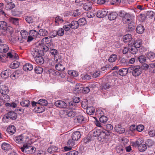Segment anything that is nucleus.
Segmentation results:
<instances>
[{
	"instance_id": "1",
	"label": "nucleus",
	"mask_w": 155,
	"mask_h": 155,
	"mask_svg": "<svg viewBox=\"0 0 155 155\" xmlns=\"http://www.w3.org/2000/svg\"><path fill=\"white\" fill-rule=\"evenodd\" d=\"M81 134L79 131H77L73 133L71 136L72 139H69L67 142V145L69 147H72L74 145L75 141L78 140L81 137Z\"/></svg>"
},
{
	"instance_id": "2",
	"label": "nucleus",
	"mask_w": 155,
	"mask_h": 155,
	"mask_svg": "<svg viewBox=\"0 0 155 155\" xmlns=\"http://www.w3.org/2000/svg\"><path fill=\"white\" fill-rule=\"evenodd\" d=\"M128 70L129 73H131L134 77L139 76L142 72V69L139 65H132L129 68Z\"/></svg>"
},
{
	"instance_id": "3",
	"label": "nucleus",
	"mask_w": 155,
	"mask_h": 155,
	"mask_svg": "<svg viewBox=\"0 0 155 155\" xmlns=\"http://www.w3.org/2000/svg\"><path fill=\"white\" fill-rule=\"evenodd\" d=\"M21 150L23 152L26 154H31L35 152L36 148L34 147L28 146L26 144H24L23 147L21 148Z\"/></svg>"
},
{
	"instance_id": "4",
	"label": "nucleus",
	"mask_w": 155,
	"mask_h": 155,
	"mask_svg": "<svg viewBox=\"0 0 155 155\" xmlns=\"http://www.w3.org/2000/svg\"><path fill=\"white\" fill-rule=\"evenodd\" d=\"M17 117V114L16 113L13 111H10L5 114L4 116L3 120L6 119V122L8 121L7 120L8 119L12 120H15Z\"/></svg>"
},
{
	"instance_id": "5",
	"label": "nucleus",
	"mask_w": 155,
	"mask_h": 155,
	"mask_svg": "<svg viewBox=\"0 0 155 155\" xmlns=\"http://www.w3.org/2000/svg\"><path fill=\"white\" fill-rule=\"evenodd\" d=\"M100 133L99 137H98V139L99 141H103L106 136L110 135L111 134L110 132L107 131L105 130H101Z\"/></svg>"
},
{
	"instance_id": "6",
	"label": "nucleus",
	"mask_w": 155,
	"mask_h": 155,
	"mask_svg": "<svg viewBox=\"0 0 155 155\" xmlns=\"http://www.w3.org/2000/svg\"><path fill=\"white\" fill-rule=\"evenodd\" d=\"M31 54L34 58L39 55H44V53L43 51H39L36 48H34L31 52Z\"/></svg>"
},
{
	"instance_id": "7",
	"label": "nucleus",
	"mask_w": 155,
	"mask_h": 155,
	"mask_svg": "<svg viewBox=\"0 0 155 155\" xmlns=\"http://www.w3.org/2000/svg\"><path fill=\"white\" fill-rule=\"evenodd\" d=\"M54 105L57 107L61 108H65L67 106V104L65 102L61 100H58L55 102Z\"/></svg>"
},
{
	"instance_id": "8",
	"label": "nucleus",
	"mask_w": 155,
	"mask_h": 155,
	"mask_svg": "<svg viewBox=\"0 0 155 155\" xmlns=\"http://www.w3.org/2000/svg\"><path fill=\"white\" fill-rule=\"evenodd\" d=\"M50 53L53 55L54 56V59L55 61L58 62L59 60L58 56V52L57 50L53 49L51 47L49 48Z\"/></svg>"
},
{
	"instance_id": "9",
	"label": "nucleus",
	"mask_w": 155,
	"mask_h": 155,
	"mask_svg": "<svg viewBox=\"0 0 155 155\" xmlns=\"http://www.w3.org/2000/svg\"><path fill=\"white\" fill-rule=\"evenodd\" d=\"M108 11L107 9H102L97 11V16L99 18H103L107 15Z\"/></svg>"
},
{
	"instance_id": "10",
	"label": "nucleus",
	"mask_w": 155,
	"mask_h": 155,
	"mask_svg": "<svg viewBox=\"0 0 155 155\" xmlns=\"http://www.w3.org/2000/svg\"><path fill=\"white\" fill-rule=\"evenodd\" d=\"M114 129L115 131L119 134H122L125 132V129L122 127L119 124H117L115 125Z\"/></svg>"
},
{
	"instance_id": "11",
	"label": "nucleus",
	"mask_w": 155,
	"mask_h": 155,
	"mask_svg": "<svg viewBox=\"0 0 155 155\" xmlns=\"http://www.w3.org/2000/svg\"><path fill=\"white\" fill-rule=\"evenodd\" d=\"M132 20V16L129 13H126L123 18V21L124 23H128Z\"/></svg>"
},
{
	"instance_id": "12",
	"label": "nucleus",
	"mask_w": 155,
	"mask_h": 155,
	"mask_svg": "<svg viewBox=\"0 0 155 155\" xmlns=\"http://www.w3.org/2000/svg\"><path fill=\"white\" fill-rule=\"evenodd\" d=\"M9 91V89L5 85H2L0 86V92L2 95L7 94Z\"/></svg>"
},
{
	"instance_id": "13",
	"label": "nucleus",
	"mask_w": 155,
	"mask_h": 155,
	"mask_svg": "<svg viewBox=\"0 0 155 155\" xmlns=\"http://www.w3.org/2000/svg\"><path fill=\"white\" fill-rule=\"evenodd\" d=\"M43 55H39L34 58L36 63L38 64H42L44 62V60L42 56Z\"/></svg>"
},
{
	"instance_id": "14",
	"label": "nucleus",
	"mask_w": 155,
	"mask_h": 155,
	"mask_svg": "<svg viewBox=\"0 0 155 155\" xmlns=\"http://www.w3.org/2000/svg\"><path fill=\"white\" fill-rule=\"evenodd\" d=\"M20 20L19 18L14 17H10L9 19V21L11 23L16 26L19 25Z\"/></svg>"
},
{
	"instance_id": "15",
	"label": "nucleus",
	"mask_w": 155,
	"mask_h": 155,
	"mask_svg": "<svg viewBox=\"0 0 155 155\" xmlns=\"http://www.w3.org/2000/svg\"><path fill=\"white\" fill-rule=\"evenodd\" d=\"M12 72L11 70H6L2 71L1 73V77L4 78H6L11 74Z\"/></svg>"
},
{
	"instance_id": "16",
	"label": "nucleus",
	"mask_w": 155,
	"mask_h": 155,
	"mask_svg": "<svg viewBox=\"0 0 155 155\" xmlns=\"http://www.w3.org/2000/svg\"><path fill=\"white\" fill-rule=\"evenodd\" d=\"M26 138V137H25ZM25 138H24L22 135H20L19 136H16L14 138V139L15 141L18 143H24L25 141L24 140Z\"/></svg>"
},
{
	"instance_id": "17",
	"label": "nucleus",
	"mask_w": 155,
	"mask_h": 155,
	"mask_svg": "<svg viewBox=\"0 0 155 155\" xmlns=\"http://www.w3.org/2000/svg\"><path fill=\"white\" fill-rule=\"evenodd\" d=\"M1 147L2 149L5 151H8L11 149V146L10 144L5 142L2 144Z\"/></svg>"
},
{
	"instance_id": "18",
	"label": "nucleus",
	"mask_w": 155,
	"mask_h": 155,
	"mask_svg": "<svg viewBox=\"0 0 155 155\" xmlns=\"http://www.w3.org/2000/svg\"><path fill=\"white\" fill-rule=\"evenodd\" d=\"M129 68H123L120 69L119 71V75L122 76H126L128 73H129Z\"/></svg>"
},
{
	"instance_id": "19",
	"label": "nucleus",
	"mask_w": 155,
	"mask_h": 155,
	"mask_svg": "<svg viewBox=\"0 0 155 155\" xmlns=\"http://www.w3.org/2000/svg\"><path fill=\"white\" fill-rule=\"evenodd\" d=\"M129 45H133L134 46L136 47L137 48H139L141 47V42L140 41H136L130 42L129 43Z\"/></svg>"
},
{
	"instance_id": "20",
	"label": "nucleus",
	"mask_w": 155,
	"mask_h": 155,
	"mask_svg": "<svg viewBox=\"0 0 155 155\" xmlns=\"http://www.w3.org/2000/svg\"><path fill=\"white\" fill-rule=\"evenodd\" d=\"M118 15L117 13L115 12H111L108 15V18L110 20H113L115 19Z\"/></svg>"
},
{
	"instance_id": "21",
	"label": "nucleus",
	"mask_w": 155,
	"mask_h": 155,
	"mask_svg": "<svg viewBox=\"0 0 155 155\" xmlns=\"http://www.w3.org/2000/svg\"><path fill=\"white\" fill-rule=\"evenodd\" d=\"M92 4L90 2H88L84 4L83 8L86 11L90 10L92 8Z\"/></svg>"
},
{
	"instance_id": "22",
	"label": "nucleus",
	"mask_w": 155,
	"mask_h": 155,
	"mask_svg": "<svg viewBox=\"0 0 155 155\" xmlns=\"http://www.w3.org/2000/svg\"><path fill=\"white\" fill-rule=\"evenodd\" d=\"M129 51L133 54H135L138 51L137 48L133 45H129Z\"/></svg>"
},
{
	"instance_id": "23",
	"label": "nucleus",
	"mask_w": 155,
	"mask_h": 155,
	"mask_svg": "<svg viewBox=\"0 0 155 155\" xmlns=\"http://www.w3.org/2000/svg\"><path fill=\"white\" fill-rule=\"evenodd\" d=\"M33 69V66L32 64L29 63L25 64L23 67V69L25 71H29L32 70Z\"/></svg>"
},
{
	"instance_id": "24",
	"label": "nucleus",
	"mask_w": 155,
	"mask_h": 155,
	"mask_svg": "<svg viewBox=\"0 0 155 155\" xmlns=\"http://www.w3.org/2000/svg\"><path fill=\"white\" fill-rule=\"evenodd\" d=\"M136 30L137 33L142 34L144 32L145 28L143 26L141 25H139L137 26Z\"/></svg>"
},
{
	"instance_id": "25",
	"label": "nucleus",
	"mask_w": 155,
	"mask_h": 155,
	"mask_svg": "<svg viewBox=\"0 0 155 155\" xmlns=\"http://www.w3.org/2000/svg\"><path fill=\"white\" fill-rule=\"evenodd\" d=\"M9 48L8 46L6 44H2L0 46V52H6L8 51Z\"/></svg>"
},
{
	"instance_id": "26",
	"label": "nucleus",
	"mask_w": 155,
	"mask_h": 155,
	"mask_svg": "<svg viewBox=\"0 0 155 155\" xmlns=\"http://www.w3.org/2000/svg\"><path fill=\"white\" fill-rule=\"evenodd\" d=\"M147 58L151 61H155V54L153 52H150L147 54Z\"/></svg>"
},
{
	"instance_id": "27",
	"label": "nucleus",
	"mask_w": 155,
	"mask_h": 155,
	"mask_svg": "<svg viewBox=\"0 0 155 155\" xmlns=\"http://www.w3.org/2000/svg\"><path fill=\"white\" fill-rule=\"evenodd\" d=\"M71 28L73 29H77L80 26L78 21H73L70 24Z\"/></svg>"
},
{
	"instance_id": "28",
	"label": "nucleus",
	"mask_w": 155,
	"mask_h": 155,
	"mask_svg": "<svg viewBox=\"0 0 155 155\" xmlns=\"http://www.w3.org/2000/svg\"><path fill=\"white\" fill-rule=\"evenodd\" d=\"M38 34L41 36H45L48 35V32L46 29L42 28L39 30Z\"/></svg>"
},
{
	"instance_id": "29",
	"label": "nucleus",
	"mask_w": 155,
	"mask_h": 155,
	"mask_svg": "<svg viewBox=\"0 0 155 155\" xmlns=\"http://www.w3.org/2000/svg\"><path fill=\"white\" fill-rule=\"evenodd\" d=\"M132 37V36L131 35L127 34L123 36V41L124 42H130L131 40Z\"/></svg>"
},
{
	"instance_id": "30",
	"label": "nucleus",
	"mask_w": 155,
	"mask_h": 155,
	"mask_svg": "<svg viewBox=\"0 0 155 155\" xmlns=\"http://www.w3.org/2000/svg\"><path fill=\"white\" fill-rule=\"evenodd\" d=\"M16 130L15 127L13 125L9 126L7 129L8 132L11 134H13L15 133L16 131Z\"/></svg>"
},
{
	"instance_id": "31",
	"label": "nucleus",
	"mask_w": 155,
	"mask_h": 155,
	"mask_svg": "<svg viewBox=\"0 0 155 155\" xmlns=\"http://www.w3.org/2000/svg\"><path fill=\"white\" fill-rule=\"evenodd\" d=\"M65 114L69 117H74L76 115L75 111L73 110H67L65 111Z\"/></svg>"
},
{
	"instance_id": "32",
	"label": "nucleus",
	"mask_w": 155,
	"mask_h": 155,
	"mask_svg": "<svg viewBox=\"0 0 155 155\" xmlns=\"http://www.w3.org/2000/svg\"><path fill=\"white\" fill-rule=\"evenodd\" d=\"M111 85L108 83H104L100 86L101 89L102 90H106L110 88Z\"/></svg>"
},
{
	"instance_id": "33",
	"label": "nucleus",
	"mask_w": 155,
	"mask_h": 155,
	"mask_svg": "<svg viewBox=\"0 0 155 155\" xmlns=\"http://www.w3.org/2000/svg\"><path fill=\"white\" fill-rule=\"evenodd\" d=\"M117 58V56L116 54H112L110 55L108 59V61L111 63L115 62Z\"/></svg>"
},
{
	"instance_id": "34",
	"label": "nucleus",
	"mask_w": 155,
	"mask_h": 155,
	"mask_svg": "<svg viewBox=\"0 0 155 155\" xmlns=\"http://www.w3.org/2000/svg\"><path fill=\"white\" fill-rule=\"evenodd\" d=\"M15 7V4L11 2L7 3L5 6V8L7 10H10L14 8Z\"/></svg>"
},
{
	"instance_id": "35",
	"label": "nucleus",
	"mask_w": 155,
	"mask_h": 155,
	"mask_svg": "<svg viewBox=\"0 0 155 155\" xmlns=\"http://www.w3.org/2000/svg\"><path fill=\"white\" fill-rule=\"evenodd\" d=\"M55 67L56 69L59 71H63L65 69V67L61 63L58 64Z\"/></svg>"
},
{
	"instance_id": "36",
	"label": "nucleus",
	"mask_w": 155,
	"mask_h": 155,
	"mask_svg": "<svg viewBox=\"0 0 155 155\" xmlns=\"http://www.w3.org/2000/svg\"><path fill=\"white\" fill-rule=\"evenodd\" d=\"M19 65V63L17 61H15L10 64L9 66L12 69L16 68H18Z\"/></svg>"
},
{
	"instance_id": "37",
	"label": "nucleus",
	"mask_w": 155,
	"mask_h": 155,
	"mask_svg": "<svg viewBox=\"0 0 155 155\" xmlns=\"http://www.w3.org/2000/svg\"><path fill=\"white\" fill-rule=\"evenodd\" d=\"M38 103L41 106L44 107V106H46L47 105L48 102L47 100L45 99H40L38 101Z\"/></svg>"
},
{
	"instance_id": "38",
	"label": "nucleus",
	"mask_w": 155,
	"mask_h": 155,
	"mask_svg": "<svg viewBox=\"0 0 155 155\" xmlns=\"http://www.w3.org/2000/svg\"><path fill=\"white\" fill-rule=\"evenodd\" d=\"M78 21L80 26H83L85 25L86 23V20L84 18H80Z\"/></svg>"
},
{
	"instance_id": "39",
	"label": "nucleus",
	"mask_w": 155,
	"mask_h": 155,
	"mask_svg": "<svg viewBox=\"0 0 155 155\" xmlns=\"http://www.w3.org/2000/svg\"><path fill=\"white\" fill-rule=\"evenodd\" d=\"M139 150L140 152L145 151L147 148V146L145 144H142L139 145L138 147Z\"/></svg>"
},
{
	"instance_id": "40",
	"label": "nucleus",
	"mask_w": 155,
	"mask_h": 155,
	"mask_svg": "<svg viewBox=\"0 0 155 155\" xmlns=\"http://www.w3.org/2000/svg\"><path fill=\"white\" fill-rule=\"evenodd\" d=\"M19 71H17L10 75L11 78L13 80H15L19 77Z\"/></svg>"
},
{
	"instance_id": "41",
	"label": "nucleus",
	"mask_w": 155,
	"mask_h": 155,
	"mask_svg": "<svg viewBox=\"0 0 155 155\" xmlns=\"http://www.w3.org/2000/svg\"><path fill=\"white\" fill-rule=\"evenodd\" d=\"M20 104L23 107H28L30 105V101L28 100H24L20 102Z\"/></svg>"
},
{
	"instance_id": "42",
	"label": "nucleus",
	"mask_w": 155,
	"mask_h": 155,
	"mask_svg": "<svg viewBox=\"0 0 155 155\" xmlns=\"http://www.w3.org/2000/svg\"><path fill=\"white\" fill-rule=\"evenodd\" d=\"M38 34V32L34 30H31L29 32V35L35 38L37 37Z\"/></svg>"
},
{
	"instance_id": "43",
	"label": "nucleus",
	"mask_w": 155,
	"mask_h": 155,
	"mask_svg": "<svg viewBox=\"0 0 155 155\" xmlns=\"http://www.w3.org/2000/svg\"><path fill=\"white\" fill-rule=\"evenodd\" d=\"M1 98L5 103L8 102L10 99L9 96L7 95V94L2 95V96L1 97Z\"/></svg>"
},
{
	"instance_id": "44",
	"label": "nucleus",
	"mask_w": 155,
	"mask_h": 155,
	"mask_svg": "<svg viewBox=\"0 0 155 155\" xmlns=\"http://www.w3.org/2000/svg\"><path fill=\"white\" fill-rule=\"evenodd\" d=\"M129 142V140L127 139L124 137L121 139V146L122 147H124L126 144L127 143Z\"/></svg>"
},
{
	"instance_id": "45",
	"label": "nucleus",
	"mask_w": 155,
	"mask_h": 155,
	"mask_svg": "<svg viewBox=\"0 0 155 155\" xmlns=\"http://www.w3.org/2000/svg\"><path fill=\"white\" fill-rule=\"evenodd\" d=\"M77 106V104L74 103V101H71L69 103V107L71 109H75Z\"/></svg>"
},
{
	"instance_id": "46",
	"label": "nucleus",
	"mask_w": 155,
	"mask_h": 155,
	"mask_svg": "<svg viewBox=\"0 0 155 155\" xmlns=\"http://www.w3.org/2000/svg\"><path fill=\"white\" fill-rule=\"evenodd\" d=\"M35 110L37 111V113H40L44 111L45 110V108L44 107H42V106L38 107L37 108L35 107Z\"/></svg>"
},
{
	"instance_id": "47",
	"label": "nucleus",
	"mask_w": 155,
	"mask_h": 155,
	"mask_svg": "<svg viewBox=\"0 0 155 155\" xmlns=\"http://www.w3.org/2000/svg\"><path fill=\"white\" fill-rule=\"evenodd\" d=\"M42 41H45L47 44L49 43V44L51 45V44L50 43V42L52 41V39L50 37H46L42 39Z\"/></svg>"
},
{
	"instance_id": "48",
	"label": "nucleus",
	"mask_w": 155,
	"mask_h": 155,
	"mask_svg": "<svg viewBox=\"0 0 155 155\" xmlns=\"http://www.w3.org/2000/svg\"><path fill=\"white\" fill-rule=\"evenodd\" d=\"M80 90L84 94H87L90 91L89 88L88 87H81L80 88Z\"/></svg>"
},
{
	"instance_id": "49",
	"label": "nucleus",
	"mask_w": 155,
	"mask_h": 155,
	"mask_svg": "<svg viewBox=\"0 0 155 155\" xmlns=\"http://www.w3.org/2000/svg\"><path fill=\"white\" fill-rule=\"evenodd\" d=\"M21 35L23 38L25 39L27 37L28 34L26 31L22 30L21 31Z\"/></svg>"
},
{
	"instance_id": "50",
	"label": "nucleus",
	"mask_w": 155,
	"mask_h": 155,
	"mask_svg": "<svg viewBox=\"0 0 155 155\" xmlns=\"http://www.w3.org/2000/svg\"><path fill=\"white\" fill-rule=\"evenodd\" d=\"M56 34L59 36H62L64 35V31L63 28H59V29L56 31Z\"/></svg>"
},
{
	"instance_id": "51",
	"label": "nucleus",
	"mask_w": 155,
	"mask_h": 155,
	"mask_svg": "<svg viewBox=\"0 0 155 155\" xmlns=\"http://www.w3.org/2000/svg\"><path fill=\"white\" fill-rule=\"evenodd\" d=\"M150 72H155V67L153 63L149 65L148 69Z\"/></svg>"
},
{
	"instance_id": "52",
	"label": "nucleus",
	"mask_w": 155,
	"mask_h": 155,
	"mask_svg": "<svg viewBox=\"0 0 155 155\" xmlns=\"http://www.w3.org/2000/svg\"><path fill=\"white\" fill-rule=\"evenodd\" d=\"M85 108H87V112L90 114H93L94 112V109L93 107H87Z\"/></svg>"
},
{
	"instance_id": "53",
	"label": "nucleus",
	"mask_w": 155,
	"mask_h": 155,
	"mask_svg": "<svg viewBox=\"0 0 155 155\" xmlns=\"http://www.w3.org/2000/svg\"><path fill=\"white\" fill-rule=\"evenodd\" d=\"M68 74L74 77H77L78 75V73L74 71L70 70L68 72Z\"/></svg>"
},
{
	"instance_id": "54",
	"label": "nucleus",
	"mask_w": 155,
	"mask_h": 155,
	"mask_svg": "<svg viewBox=\"0 0 155 155\" xmlns=\"http://www.w3.org/2000/svg\"><path fill=\"white\" fill-rule=\"evenodd\" d=\"M76 119L80 123H82L84 121V118L83 116L79 115L77 116Z\"/></svg>"
},
{
	"instance_id": "55",
	"label": "nucleus",
	"mask_w": 155,
	"mask_h": 155,
	"mask_svg": "<svg viewBox=\"0 0 155 155\" xmlns=\"http://www.w3.org/2000/svg\"><path fill=\"white\" fill-rule=\"evenodd\" d=\"M43 68L40 67H36L35 69V71L37 74H40L42 73L43 71Z\"/></svg>"
},
{
	"instance_id": "56",
	"label": "nucleus",
	"mask_w": 155,
	"mask_h": 155,
	"mask_svg": "<svg viewBox=\"0 0 155 155\" xmlns=\"http://www.w3.org/2000/svg\"><path fill=\"white\" fill-rule=\"evenodd\" d=\"M7 27V23L4 21H0V28H6Z\"/></svg>"
},
{
	"instance_id": "57",
	"label": "nucleus",
	"mask_w": 155,
	"mask_h": 155,
	"mask_svg": "<svg viewBox=\"0 0 155 155\" xmlns=\"http://www.w3.org/2000/svg\"><path fill=\"white\" fill-rule=\"evenodd\" d=\"M100 122L103 123H105L107 120V117L104 115H102L99 118Z\"/></svg>"
},
{
	"instance_id": "58",
	"label": "nucleus",
	"mask_w": 155,
	"mask_h": 155,
	"mask_svg": "<svg viewBox=\"0 0 155 155\" xmlns=\"http://www.w3.org/2000/svg\"><path fill=\"white\" fill-rule=\"evenodd\" d=\"M25 20L26 22L29 24L31 23H33L34 21L33 19L30 16H27L26 17Z\"/></svg>"
},
{
	"instance_id": "59",
	"label": "nucleus",
	"mask_w": 155,
	"mask_h": 155,
	"mask_svg": "<svg viewBox=\"0 0 155 155\" xmlns=\"http://www.w3.org/2000/svg\"><path fill=\"white\" fill-rule=\"evenodd\" d=\"M127 61V59L124 58H121L120 59V64L121 65L126 64V63L128 62Z\"/></svg>"
},
{
	"instance_id": "60",
	"label": "nucleus",
	"mask_w": 155,
	"mask_h": 155,
	"mask_svg": "<svg viewBox=\"0 0 155 155\" xmlns=\"http://www.w3.org/2000/svg\"><path fill=\"white\" fill-rule=\"evenodd\" d=\"M138 60L140 63H143L146 61V58L144 56L141 55L138 57Z\"/></svg>"
},
{
	"instance_id": "61",
	"label": "nucleus",
	"mask_w": 155,
	"mask_h": 155,
	"mask_svg": "<svg viewBox=\"0 0 155 155\" xmlns=\"http://www.w3.org/2000/svg\"><path fill=\"white\" fill-rule=\"evenodd\" d=\"M95 15V14L94 12H89L87 13V16L88 18H93Z\"/></svg>"
},
{
	"instance_id": "62",
	"label": "nucleus",
	"mask_w": 155,
	"mask_h": 155,
	"mask_svg": "<svg viewBox=\"0 0 155 155\" xmlns=\"http://www.w3.org/2000/svg\"><path fill=\"white\" fill-rule=\"evenodd\" d=\"M64 21L62 18L60 16L57 17L55 20V22L56 23H58L59 22L62 23Z\"/></svg>"
},
{
	"instance_id": "63",
	"label": "nucleus",
	"mask_w": 155,
	"mask_h": 155,
	"mask_svg": "<svg viewBox=\"0 0 155 155\" xmlns=\"http://www.w3.org/2000/svg\"><path fill=\"white\" fill-rule=\"evenodd\" d=\"M101 130H97L94 131L93 134V136L99 137Z\"/></svg>"
},
{
	"instance_id": "64",
	"label": "nucleus",
	"mask_w": 155,
	"mask_h": 155,
	"mask_svg": "<svg viewBox=\"0 0 155 155\" xmlns=\"http://www.w3.org/2000/svg\"><path fill=\"white\" fill-rule=\"evenodd\" d=\"M78 152L75 150L70 151L66 154V155H78Z\"/></svg>"
}]
</instances>
